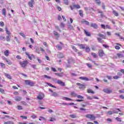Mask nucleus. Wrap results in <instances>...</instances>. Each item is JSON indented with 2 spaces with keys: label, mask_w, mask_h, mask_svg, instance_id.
<instances>
[{
  "label": "nucleus",
  "mask_w": 124,
  "mask_h": 124,
  "mask_svg": "<svg viewBox=\"0 0 124 124\" xmlns=\"http://www.w3.org/2000/svg\"><path fill=\"white\" fill-rule=\"evenodd\" d=\"M0 92H1V93H4V90L0 88Z\"/></svg>",
  "instance_id": "63"
},
{
  "label": "nucleus",
  "mask_w": 124,
  "mask_h": 124,
  "mask_svg": "<svg viewBox=\"0 0 124 124\" xmlns=\"http://www.w3.org/2000/svg\"><path fill=\"white\" fill-rule=\"evenodd\" d=\"M72 48L73 49L75 52H78V49H77L75 46H73Z\"/></svg>",
  "instance_id": "55"
},
{
  "label": "nucleus",
  "mask_w": 124,
  "mask_h": 124,
  "mask_svg": "<svg viewBox=\"0 0 124 124\" xmlns=\"http://www.w3.org/2000/svg\"><path fill=\"white\" fill-rule=\"evenodd\" d=\"M60 27L61 28H64V27H65V25H64L63 23H61L60 24Z\"/></svg>",
  "instance_id": "53"
},
{
  "label": "nucleus",
  "mask_w": 124,
  "mask_h": 124,
  "mask_svg": "<svg viewBox=\"0 0 124 124\" xmlns=\"http://www.w3.org/2000/svg\"><path fill=\"white\" fill-rule=\"evenodd\" d=\"M56 48H58V50H62V46L59 45L56 46Z\"/></svg>",
  "instance_id": "52"
},
{
  "label": "nucleus",
  "mask_w": 124,
  "mask_h": 124,
  "mask_svg": "<svg viewBox=\"0 0 124 124\" xmlns=\"http://www.w3.org/2000/svg\"><path fill=\"white\" fill-rule=\"evenodd\" d=\"M115 120H116V121H117V122H122V119L119 117H116L115 118Z\"/></svg>",
  "instance_id": "51"
},
{
  "label": "nucleus",
  "mask_w": 124,
  "mask_h": 124,
  "mask_svg": "<svg viewBox=\"0 0 124 124\" xmlns=\"http://www.w3.org/2000/svg\"><path fill=\"white\" fill-rule=\"evenodd\" d=\"M49 122H54V121H56V118L54 117L50 118V120H49Z\"/></svg>",
  "instance_id": "46"
},
{
  "label": "nucleus",
  "mask_w": 124,
  "mask_h": 124,
  "mask_svg": "<svg viewBox=\"0 0 124 124\" xmlns=\"http://www.w3.org/2000/svg\"><path fill=\"white\" fill-rule=\"evenodd\" d=\"M31 118H32V119H36V118H37V116H36V115L34 114H32L31 115Z\"/></svg>",
  "instance_id": "37"
},
{
  "label": "nucleus",
  "mask_w": 124,
  "mask_h": 124,
  "mask_svg": "<svg viewBox=\"0 0 124 124\" xmlns=\"http://www.w3.org/2000/svg\"><path fill=\"white\" fill-rule=\"evenodd\" d=\"M20 118H22L23 120H27L28 119V117L27 116H20Z\"/></svg>",
  "instance_id": "54"
},
{
  "label": "nucleus",
  "mask_w": 124,
  "mask_h": 124,
  "mask_svg": "<svg viewBox=\"0 0 124 124\" xmlns=\"http://www.w3.org/2000/svg\"><path fill=\"white\" fill-rule=\"evenodd\" d=\"M82 23H84L85 24V25H90V22H89V21H86V20H83L82 21Z\"/></svg>",
  "instance_id": "44"
},
{
  "label": "nucleus",
  "mask_w": 124,
  "mask_h": 124,
  "mask_svg": "<svg viewBox=\"0 0 124 124\" xmlns=\"http://www.w3.org/2000/svg\"><path fill=\"white\" fill-rule=\"evenodd\" d=\"M87 99H88L89 100H92L93 99V96H87Z\"/></svg>",
  "instance_id": "33"
},
{
  "label": "nucleus",
  "mask_w": 124,
  "mask_h": 124,
  "mask_svg": "<svg viewBox=\"0 0 124 124\" xmlns=\"http://www.w3.org/2000/svg\"><path fill=\"white\" fill-rule=\"evenodd\" d=\"M57 83L59 85H61V86H62L63 87H64L65 86L64 82L62 81L61 80H58Z\"/></svg>",
  "instance_id": "13"
},
{
  "label": "nucleus",
  "mask_w": 124,
  "mask_h": 124,
  "mask_svg": "<svg viewBox=\"0 0 124 124\" xmlns=\"http://www.w3.org/2000/svg\"><path fill=\"white\" fill-rule=\"evenodd\" d=\"M91 55L93 56V58H94L95 59L97 58V55H96V53H91Z\"/></svg>",
  "instance_id": "39"
},
{
  "label": "nucleus",
  "mask_w": 124,
  "mask_h": 124,
  "mask_svg": "<svg viewBox=\"0 0 124 124\" xmlns=\"http://www.w3.org/2000/svg\"><path fill=\"white\" fill-rule=\"evenodd\" d=\"M35 52H36L37 54H40V50H39V48H38V47L35 48Z\"/></svg>",
  "instance_id": "41"
},
{
  "label": "nucleus",
  "mask_w": 124,
  "mask_h": 124,
  "mask_svg": "<svg viewBox=\"0 0 124 124\" xmlns=\"http://www.w3.org/2000/svg\"><path fill=\"white\" fill-rule=\"evenodd\" d=\"M85 51L87 53H89L90 52V51H91V49L90 48V47L89 46H86L85 47Z\"/></svg>",
  "instance_id": "34"
},
{
  "label": "nucleus",
  "mask_w": 124,
  "mask_h": 124,
  "mask_svg": "<svg viewBox=\"0 0 124 124\" xmlns=\"http://www.w3.org/2000/svg\"><path fill=\"white\" fill-rule=\"evenodd\" d=\"M8 104H9V105H12V102L9 100H7V101Z\"/></svg>",
  "instance_id": "62"
},
{
  "label": "nucleus",
  "mask_w": 124,
  "mask_h": 124,
  "mask_svg": "<svg viewBox=\"0 0 124 124\" xmlns=\"http://www.w3.org/2000/svg\"><path fill=\"white\" fill-rule=\"evenodd\" d=\"M49 91L50 92V93H52L51 94V96H54L55 97H57V96H59V94H58L56 92H53V90H51V89H49Z\"/></svg>",
  "instance_id": "5"
},
{
  "label": "nucleus",
  "mask_w": 124,
  "mask_h": 124,
  "mask_svg": "<svg viewBox=\"0 0 124 124\" xmlns=\"http://www.w3.org/2000/svg\"><path fill=\"white\" fill-rule=\"evenodd\" d=\"M121 112V110H120L119 108H117L116 110H114L113 111V114H118V113H119V111Z\"/></svg>",
  "instance_id": "26"
},
{
  "label": "nucleus",
  "mask_w": 124,
  "mask_h": 124,
  "mask_svg": "<svg viewBox=\"0 0 124 124\" xmlns=\"http://www.w3.org/2000/svg\"><path fill=\"white\" fill-rule=\"evenodd\" d=\"M0 65L3 68H5V64L3 63H0Z\"/></svg>",
  "instance_id": "49"
},
{
  "label": "nucleus",
  "mask_w": 124,
  "mask_h": 124,
  "mask_svg": "<svg viewBox=\"0 0 124 124\" xmlns=\"http://www.w3.org/2000/svg\"><path fill=\"white\" fill-rule=\"evenodd\" d=\"M84 33H85V34H86V35L87 36H91V32H89L86 30H84Z\"/></svg>",
  "instance_id": "15"
},
{
  "label": "nucleus",
  "mask_w": 124,
  "mask_h": 124,
  "mask_svg": "<svg viewBox=\"0 0 124 124\" xmlns=\"http://www.w3.org/2000/svg\"><path fill=\"white\" fill-rule=\"evenodd\" d=\"M103 92L106 93H112V90H109L108 89H104L103 90Z\"/></svg>",
  "instance_id": "8"
},
{
  "label": "nucleus",
  "mask_w": 124,
  "mask_h": 124,
  "mask_svg": "<svg viewBox=\"0 0 124 124\" xmlns=\"http://www.w3.org/2000/svg\"><path fill=\"white\" fill-rule=\"evenodd\" d=\"M6 41L9 42L10 41V39H11V36L9 35H7L6 36Z\"/></svg>",
  "instance_id": "23"
},
{
  "label": "nucleus",
  "mask_w": 124,
  "mask_h": 124,
  "mask_svg": "<svg viewBox=\"0 0 124 124\" xmlns=\"http://www.w3.org/2000/svg\"><path fill=\"white\" fill-rule=\"evenodd\" d=\"M113 14L116 17H118V16H119V14L118 13V12H117V11L115 10L113 11Z\"/></svg>",
  "instance_id": "29"
},
{
  "label": "nucleus",
  "mask_w": 124,
  "mask_h": 124,
  "mask_svg": "<svg viewBox=\"0 0 124 124\" xmlns=\"http://www.w3.org/2000/svg\"><path fill=\"white\" fill-rule=\"evenodd\" d=\"M107 114L108 115H112V114H114V113L113 111H109L108 112Z\"/></svg>",
  "instance_id": "59"
},
{
  "label": "nucleus",
  "mask_w": 124,
  "mask_h": 124,
  "mask_svg": "<svg viewBox=\"0 0 124 124\" xmlns=\"http://www.w3.org/2000/svg\"><path fill=\"white\" fill-rule=\"evenodd\" d=\"M17 107L18 110H23V107L22 106L18 105L17 106Z\"/></svg>",
  "instance_id": "48"
},
{
  "label": "nucleus",
  "mask_w": 124,
  "mask_h": 124,
  "mask_svg": "<svg viewBox=\"0 0 124 124\" xmlns=\"http://www.w3.org/2000/svg\"><path fill=\"white\" fill-rule=\"evenodd\" d=\"M63 1H64V4H65L66 5H68L69 3L68 0H63Z\"/></svg>",
  "instance_id": "38"
},
{
  "label": "nucleus",
  "mask_w": 124,
  "mask_h": 124,
  "mask_svg": "<svg viewBox=\"0 0 124 124\" xmlns=\"http://www.w3.org/2000/svg\"><path fill=\"white\" fill-rule=\"evenodd\" d=\"M86 65H87V66H88V67H89V68H92V64H91L90 63H86Z\"/></svg>",
  "instance_id": "56"
},
{
  "label": "nucleus",
  "mask_w": 124,
  "mask_h": 124,
  "mask_svg": "<svg viewBox=\"0 0 124 124\" xmlns=\"http://www.w3.org/2000/svg\"><path fill=\"white\" fill-rule=\"evenodd\" d=\"M20 35H21V36H22L23 37H26V36L25 35V34H24L22 32H20L19 33Z\"/></svg>",
  "instance_id": "61"
},
{
  "label": "nucleus",
  "mask_w": 124,
  "mask_h": 124,
  "mask_svg": "<svg viewBox=\"0 0 124 124\" xmlns=\"http://www.w3.org/2000/svg\"><path fill=\"white\" fill-rule=\"evenodd\" d=\"M4 76L8 78V79H12L11 76L7 73H4Z\"/></svg>",
  "instance_id": "16"
},
{
  "label": "nucleus",
  "mask_w": 124,
  "mask_h": 124,
  "mask_svg": "<svg viewBox=\"0 0 124 124\" xmlns=\"http://www.w3.org/2000/svg\"><path fill=\"white\" fill-rule=\"evenodd\" d=\"M25 82L26 85H28V86H31V87H33V86H34V84H35V82L31 80H26Z\"/></svg>",
  "instance_id": "2"
},
{
  "label": "nucleus",
  "mask_w": 124,
  "mask_h": 124,
  "mask_svg": "<svg viewBox=\"0 0 124 124\" xmlns=\"http://www.w3.org/2000/svg\"><path fill=\"white\" fill-rule=\"evenodd\" d=\"M0 27H3V26H4V23H3V21H0Z\"/></svg>",
  "instance_id": "57"
},
{
  "label": "nucleus",
  "mask_w": 124,
  "mask_h": 124,
  "mask_svg": "<svg viewBox=\"0 0 124 124\" xmlns=\"http://www.w3.org/2000/svg\"><path fill=\"white\" fill-rule=\"evenodd\" d=\"M0 40H3V41H5V37H4V36L3 35H1L0 36Z\"/></svg>",
  "instance_id": "31"
},
{
  "label": "nucleus",
  "mask_w": 124,
  "mask_h": 124,
  "mask_svg": "<svg viewBox=\"0 0 124 124\" xmlns=\"http://www.w3.org/2000/svg\"><path fill=\"white\" fill-rule=\"evenodd\" d=\"M98 36H99L100 37H102V38H103V39H106V36L101 34V33H98L97 34Z\"/></svg>",
  "instance_id": "12"
},
{
  "label": "nucleus",
  "mask_w": 124,
  "mask_h": 124,
  "mask_svg": "<svg viewBox=\"0 0 124 124\" xmlns=\"http://www.w3.org/2000/svg\"><path fill=\"white\" fill-rule=\"evenodd\" d=\"M79 15L81 17H83V16H84V15L83 14V11L79 10Z\"/></svg>",
  "instance_id": "43"
},
{
  "label": "nucleus",
  "mask_w": 124,
  "mask_h": 124,
  "mask_svg": "<svg viewBox=\"0 0 124 124\" xmlns=\"http://www.w3.org/2000/svg\"><path fill=\"white\" fill-rule=\"evenodd\" d=\"M77 85H78V86H79V89H80V90H84L86 88V86L84 84L77 83Z\"/></svg>",
  "instance_id": "4"
},
{
  "label": "nucleus",
  "mask_w": 124,
  "mask_h": 124,
  "mask_svg": "<svg viewBox=\"0 0 124 124\" xmlns=\"http://www.w3.org/2000/svg\"><path fill=\"white\" fill-rule=\"evenodd\" d=\"M19 63L22 68H26L28 64H29V61L25 60L24 61L21 62V61H19Z\"/></svg>",
  "instance_id": "1"
},
{
  "label": "nucleus",
  "mask_w": 124,
  "mask_h": 124,
  "mask_svg": "<svg viewBox=\"0 0 124 124\" xmlns=\"http://www.w3.org/2000/svg\"><path fill=\"white\" fill-rule=\"evenodd\" d=\"M71 95L73 96V97H76L77 96V94L74 92H72L71 93Z\"/></svg>",
  "instance_id": "32"
},
{
  "label": "nucleus",
  "mask_w": 124,
  "mask_h": 124,
  "mask_svg": "<svg viewBox=\"0 0 124 124\" xmlns=\"http://www.w3.org/2000/svg\"><path fill=\"white\" fill-rule=\"evenodd\" d=\"M69 117L72 118V119H76V118H77V116L76 114H70Z\"/></svg>",
  "instance_id": "24"
},
{
  "label": "nucleus",
  "mask_w": 124,
  "mask_h": 124,
  "mask_svg": "<svg viewBox=\"0 0 124 124\" xmlns=\"http://www.w3.org/2000/svg\"><path fill=\"white\" fill-rule=\"evenodd\" d=\"M2 14L4 15V16H6V10L5 8H3L2 10Z\"/></svg>",
  "instance_id": "20"
},
{
  "label": "nucleus",
  "mask_w": 124,
  "mask_h": 124,
  "mask_svg": "<svg viewBox=\"0 0 124 124\" xmlns=\"http://www.w3.org/2000/svg\"><path fill=\"white\" fill-rule=\"evenodd\" d=\"M117 55L118 56V57L119 58H123V57H124V55H123V54H122L121 53H118L117 54Z\"/></svg>",
  "instance_id": "45"
},
{
  "label": "nucleus",
  "mask_w": 124,
  "mask_h": 124,
  "mask_svg": "<svg viewBox=\"0 0 124 124\" xmlns=\"http://www.w3.org/2000/svg\"><path fill=\"white\" fill-rule=\"evenodd\" d=\"M98 55L99 57H104V56L105 55V54L104 53V51L102 49L99 50L98 52Z\"/></svg>",
  "instance_id": "7"
},
{
  "label": "nucleus",
  "mask_w": 124,
  "mask_h": 124,
  "mask_svg": "<svg viewBox=\"0 0 124 124\" xmlns=\"http://www.w3.org/2000/svg\"><path fill=\"white\" fill-rule=\"evenodd\" d=\"M46 84L48 85V86H49V87H51V88H54L55 89L56 88V86L52 85V84L51 83L47 82Z\"/></svg>",
  "instance_id": "36"
},
{
  "label": "nucleus",
  "mask_w": 124,
  "mask_h": 124,
  "mask_svg": "<svg viewBox=\"0 0 124 124\" xmlns=\"http://www.w3.org/2000/svg\"><path fill=\"white\" fill-rule=\"evenodd\" d=\"M31 1H29L28 4L29 6H30V7H31L32 8L33 7V5L32 4H34V2L33 1V0H31Z\"/></svg>",
  "instance_id": "10"
},
{
  "label": "nucleus",
  "mask_w": 124,
  "mask_h": 124,
  "mask_svg": "<svg viewBox=\"0 0 124 124\" xmlns=\"http://www.w3.org/2000/svg\"><path fill=\"white\" fill-rule=\"evenodd\" d=\"M58 58H60V59H62V58L64 57V56H63V54H62V53H58Z\"/></svg>",
  "instance_id": "22"
},
{
  "label": "nucleus",
  "mask_w": 124,
  "mask_h": 124,
  "mask_svg": "<svg viewBox=\"0 0 124 124\" xmlns=\"http://www.w3.org/2000/svg\"><path fill=\"white\" fill-rule=\"evenodd\" d=\"M62 105H74V103H69L67 104L66 103H62Z\"/></svg>",
  "instance_id": "28"
},
{
  "label": "nucleus",
  "mask_w": 124,
  "mask_h": 124,
  "mask_svg": "<svg viewBox=\"0 0 124 124\" xmlns=\"http://www.w3.org/2000/svg\"><path fill=\"white\" fill-rule=\"evenodd\" d=\"M95 1H96V3H97V4H100L101 2H100V0H95Z\"/></svg>",
  "instance_id": "60"
},
{
  "label": "nucleus",
  "mask_w": 124,
  "mask_h": 124,
  "mask_svg": "<svg viewBox=\"0 0 124 124\" xmlns=\"http://www.w3.org/2000/svg\"><path fill=\"white\" fill-rule=\"evenodd\" d=\"M4 124H15L14 122L10 121H8L4 123Z\"/></svg>",
  "instance_id": "27"
},
{
  "label": "nucleus",
  "mask_w": 124,
  "mask_h": 124,
  "mask_svg": "<svg viewBox=\"0 0 124 124\" xmlns=\"http://www.w3.org/2000/svg\"><path fill=\"white\" fill-rule=\"evenodd\" d=\"M106 29H108L109 30H111V27L109 25H106Z\"/></svg>",
  "instance_id": "64"
},
{
  "label": "nucleus",
  "mask_w": 124,
  "mask_h": 124,
  "mask_svg": "<svg viewBox=\"0 0 124 124\" xmlns=\"http://www.w3.org/2000/svg\"><path fill=\"white\" fill-rule=\"evenodd\" d=\"M87 93H94V92L93 91V90H92L91 89H88Z\"/></svg>",
  "instance_id": "35"
},
{
  "label": "nucleus",
  "mask_w": 124,
  "mask_h": 124,
  "mask_svg": "<svg viewBox=\"0 0 124 124\" xmlns=\"http://www.w3.org/2000/svg\"><path fill=\"white\" fill-rule=\"evenodd\" d=\"M4 54L6 57H8V56H9V51L8 50H6L4 51Z\"/></svg>",
  "instance_id": "25"
},
{
  "label": "nucleus",
  "mask_w": 124,
  "mask_h": 124,
  "mask_svg": "<svg viewBox=\"0 0 124 124\" xmlns=\"http://www.w3.org/2000/svg\"><path fill=\"white\" fill-rule=\"evenodd\" d=\"M98 42H99L100 43H103V40H102V39L100 38H97Z\"/></svg>",
  "instance_id": "40"
},
{
  "label": "nucleus",
  "mask_w": 124,
  "mask_h": 124,
  "mask_svg": "<svg viewBox=\"0 0 124 124\" xmlns=\"http://www.w3.org/2000/svg\"><path fill=\"white\" fill-rule=\"evenodd\" d=\"M62 99H63V100H66L67 101H71V100H72V99L66 97H63L62 98Z\"/></svg>",
  "instance_id": "17"
},
{
  "label": "nucleus",
  "mask_w": 124,
  "mask_h": 124,
  "mask_svg": "<svg viewBox=\"0 0 124 124\" xmlns=\"http://www.w3.org/2000/svg\"><path fill=\"white\" fill-rule=\"evenodd\" d=\"M5 61L6 62L9 64V65H11L12 64V62H11V61L7 59L6 58H5Z\"/></svg>",
  "instance_id": "11"
},
{
  "label": "nucleus",
  "mask_w": 124,
  "mask_h": 124,
  "mask_svg": "<svg viewBox=\"0 0 124 124\" xmlns=\"http://www.w3.org/2000/svg\"><path fill=\"white\" fill-rule=\"evenodd\" d=\"M85 117L92 121L95 120V116L93 114H87L85 115Z\"/></svg>",
  "instance_id": "3"
},
{
  "label": "nucleus",
  "mask_w": 124,
  "mask_h": 124,
  "mask_svg": "<svg viewBox=\"0 0 124 124\" xmlns=\"http://www.w3.org/2000/svg\"><path fill=\"white\" fill-rule=\"evenodd\" d=\"M43 77H44L45 78H46L47 79H51V77L49 76H48L46 75H45L43 76Z\"/></svg>",
  "instance_id": "50"
},
{
  "label": "nucleus",
  "mask_w": 124,
  "mask_h": 124,
  "mask_svg": "<svg viewBox=\"0 0 124 124\" xmlns=\"http://www.w3.org/2000/svg\"><path fill=\"white\" fill-rule=\"evenodd\" d=\"M26 55L28 56V58L29 59V60H30L31 61L32 58L31 57V55H30V54H29V53L28 52H25Z\"/></svg>",
  "instance_id": "30"
},
{
  "label": "nucleus",
  "mask_w": 124,
  "mask_h": 124,
  "mask_svg": "<svg viewBox=\"0 0 124 124\" xmlns=\"http://www.w3.org/2000/svg\"><path fill=\"white\" fill-rule=\"evenodd\" d=\"M21 100H22V97H19V96L16 97L15 98L16 101H21Z\"/></svg>",
  "instance_id": "21"
},
{
  "label": "nucleus",
  "mask_w": 124,
  "mask_h": 124,
  "mask_svg": "<svg viewBox=\"0 0 124 124\" xmlns=\"http://www.w3.org/2000/svg\"><path fill=\"white\" fill-rule=\"evenodd\" d=\"M77 97L79 99H84V97L81 95H78L77 96Z\"/></svg>",
  "instance_id": "42"
},
{
  "label": "nucleus",
  "mask_w": 124,
  "mask_h": 124,
  "mask_svg": "<svg viewBox=\"0 0 124 124\" xmlns=\"http://www.w3.org/2000/svg\"><path fill=\"white\" fill-rule=\"evenodd\" d=\"M78 46H79L80 49H85L86 48L85 45L78 44Z\"/></svg>",
  "instance_id": "14"
},
{
  "label": "nucleus",
  "mask_w": 124,
  "mask_h": 124,
  "mask_svg": "<svg viewBox=\"0 0 124 124\" xmlns=\"http://www.w3.org/2000/svg\"><path fill=\"white\" fill-rule=\"evenodd\" d=\"M44 94L42 93H40L38 94L37 98L39 100H42L43 98H44Z\"/></svg>",
  "instance_id": "6"
},
{
  "label": "nucleus",
  "mask_w": 124,
  "mask_h": 124,
  "mask_svg": "<svg viewBox=\"0 0 124 124\" xmlns=\"http://www.w3.org/2000/svg\"><path fill=\"white\" fill-rule=\"evenodd\" d=\"M55 74L56 75V76H58L59 77H62V76H63V74H62V73H61L60 74L55 73Z\"/></svg>",
  "instance_id": "19"
},
{
  "label": "nucleus",
  "mask_w": 124,
  "mask_h": 124,
  "mask_svg": "<svg viewBox=\"0 0 124 124\" xmlns=\"http://www.w3.org/2000/svg\"><path fill=\"white\" fill-rule=\"evenodd\" d=\"M91 27H92V28H93V29H98V26L96 23H91Z\"/></svg>",
  "instance_id": "9"
},
{
  "label": "nucleus",
  "mask_w": 124,
  "mask_h": 124,
  "mask_svg": "<svg viewBox=\"0 0 124 124\" xmlns=\"http://www.w3.org/2000/svg\"><path fill=\"white\" fill-rule=\"evenodd\" d=\"M103 47H104L105 48H109V46H108L106 44H103Z\"/></svg>",
  "instance_id": "58"
},
{
  "label": "nucleus",
  "mask_w": 124,
  "mask_h": 124,
  "mask_svg": "<svg viewBox=\"0 0 124 124\" xmlns=\"http://www.w3.org/2000/svg\"><path fill=\"white\" fill-rule=\"evenodd\" d=\"M73 6H74V7H76V8H77L78 9L79 8H80V5H73Z\"/></svg>",
  "instance_id": "47"
},
{
  "label": "nucleus",
  "mask_w": 124,
  "mask_h": 124,
  "mask_svg": "<svg viewBox=\"0 0 124 124\" xmlns=\"http://www.w3.org/2000/svg\"><path fill=\"white\" fill-rule=\"evenodd\" d=\"M53 32L55 36H56V39H58V37H60V34H59V33L56 32V31H54Z\"/></svg>",
  "instance_id": "18"
}]
</instances>
